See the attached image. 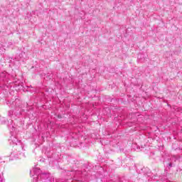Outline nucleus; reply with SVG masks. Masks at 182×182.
Segmentation results:
<instances>
[{"mask_svg":"<svg viewBox=\"0 0 182 182\" xmlns=\"http://www.w3.org/2000/svg\"><path fill=\"white\" fill-rule=\"evenodd\" d=\"M11 109H14V110H10L7 113L8 117L10 121L6 122V118L0 116V123L1 124H7V127L11 134V136L9 139L10 144H14L16 146V151H13L11 154V159L13 160H18V159H24L25 154L21 152L18 150H23V144L22 141L16 137L18 134V126L16 124V120L22 116V112H25V109H22L23 106L22 105V102L18 99H16L14 102L10 105Z\"/></svg>","mask_w":182,"mask_h":182,"instance_id":"1","label":"nucleus"},{"mask_svg":"<svg viewBox=\"0 0 182 182\" xmlns=\"http://www.w3.org/2000/svg\"><path fill=\"white\" fill-rule=\"evenodd\" d=\"M42 173L41 168L38 167H34L32 171H30L32 175L33 182H43L42 180L45 179L46 177V173ZM39 177L41 179H39Z\"/></svg>","mask_w":182,"mask_h":182,"instance_id":"2","label":"nucleus"},{"mask_svg":"<svg viewBox=\"0 0 182 182\" xmlns=\"http://www.w3.org/2000/svg\"><path fill=\"white\" fill-rule=\"evenodd\" d=\"M141 171L144 174V177H146V178H148V181H150V178H151V180H156V176H152L153 173H151V171H150V169H149V168H143L141 169Z\"/></svg>","mask_w":182,"mask_h":182,"instance_id":"3","label":"nucleus"},{"mask_svg":"<svg viewBox=\"0 0 182 182\" xmlns=\"http://www.w3.org/2000/svg\"><path fill=\"white\" fill-rule=\"evenodd\" d=\"M72 173L74 174L75 178H76V177H84L85 176V173L82 172V171H75V172Z\"/></svg>","mask_w":182,"mask_h":182,"instance_id":"4","label":"nucleus"},{"mask_svg":"<svg viewBox=\"0 0 182 182\" xmlns=\"http://www.w3.org/2000/svg\"><path fill=\"white\" fill-rule=\"evenodd\" d=\"M43 78L45 79V80H50V79H52V77H53V74L52 73H48V74H44Z\"/></svg>","mask_w":182,"mask_h":182,"instance_id":"5","label":"nucleus"},{"mask_svg":"<svg viewBox=\"0 0 182 182\" xmlns=\"http://www.w3.org/2000/svg\"><path fill=\"white\" fill-rule=\"evenodd\" d=\"M23 55H25V53H21V54H19V57L15 58V60L16 62H19L21 60V58H22V57L23 56Z\"/></svg>","mask_w":182,"mask_h":182,"instance_id":"6","label":"nucleus"},{"mask_svg":"<svg viewBox=\"0 0 182 182\" xmlns=\"http://www.w3.org/2000/svg\"><path fill=\"white\" fill-rule=\"evenodd\" d=\"M31 87H32V85L23 87V89L24 92H31L30 90Z\"/></svg>","mask_w":182,"mask_h":182,"instance_id":"7","label":"nucleus"},{"mask_svg":"<svg viewBox=\"0 0 182 182\" xmlns=\"http://www.w3.org/2000/svg\"><path fill=\"white\" fill-rule=\"evenodd\" d=\"M0 182H5V178H4V175L0 173Z\"/></svg>","mask_w":182,"mask_h":182,"instance_id":"8","label":"nucleus"},{"mask_svg":"<svg viewBox=\"0 0 182 182\" xmlns=\"http://www.w3.org/2000/svg\"><path fill=\"white\" fill-rule=\"evenodd\" d=\"M167 176H165L163 179V178H161V181H164V180H167Z\"/></svg>","mask_w":182,"mask_h":182,"instance_id":"9","label":"nucleus"},{"mask_svg":"<svg viewBox=\"0 0 182 182\" xmlns=\"http://www.w3.org/2000/svg\"><path fill=\"white\" fill-rule=\"evenodd\" d=\"M14 62H15V59H12V58H11V60H10V63H14Z\"/></svg>","mask_w":182,"mask_h":182,"instance_id":"10","label":"nucleus"},{"mask_svg":"<svg viewBox=\"0 0 182 182\" xmlns=\"http://www.w3.org/2000/svg\"><path fill=\"white\" fill-rule=\"evenodd\" d=\"M169 167H173V164L170 163L168 164Z\"/></svg>","mask_w":182,"mask_h":182,"instance_id":"11","label":"nucleus"}]
</instances>
